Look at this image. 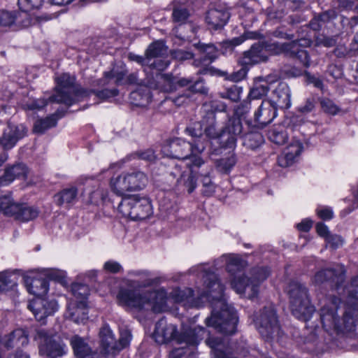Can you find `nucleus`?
<instances>
[{
    "label": "nucleus",
    "mask_w": 358,
    "mask_h": 358,
    "mask_svg": "<svg viewBox=\"0 0 358 358\" xmlns=\"http://www.w3.org/2000/svg\"><path fill=\"white\" fill-rule=\"evenodd\" d=\"M196 270L203 280L206 290L198 299H195L191 288H176L172 290L170 296L176 303H182L187 308H199L201 306L200 300L206 299L212 306L211 315L205 320L206 325L224 334H234L238 316L234 309L226 302L224 286L214 272L210 271L206 265H199Z\"/></svg>",
    "instance_id": "1"
},
{
    "label": "nucleus",
    "mask_w": 358,
    "mask_h": 358,
    "mask_svg": "<svg viewBox=\"0 0 358 358\" xmlns=\"http://www.w3.org/2000/svg\"><path fill=\"white\" fill-rule=\"evenodd\" d=\"M348 292L347 304L341 317L338 312L341 300L329 296L320 309V317L324 330L331 336L343 341L341 348L348 350L358 348V275L351 280L350 286L345 287Z\"/></svg>",
    "instance_id": "2"
},
{
    "label": "nucleus",
    "mask_w": 358,
    "mask_h": 358,
    "mask_svg": "<svg viewBox=\"0 0 358 358\" xmlns=\"http://www.w3.org/2000/svg\"><path fill=\"white\" fill-rule=\"evenodd\" d=\"M203 151V143L192 144L181 138L171 139L162 148L164 155L178 159L181 162H185V165L189 168L190 173L185 174V171H181V165L177 164L175 171H172L171 175L176 179L177 183L183 184L189 194L196 187V179L194 173L196 172L197 169L204 164V161L200 156Z\"/></svg>",
    "instance_id": "3"
},
{
    "label": "nucleus",
    "mask_w": 358,
    "mask_h": 358,
    "mask_svg": "<svg viewBox=\"0 0 358 358\" xmlns=\"http://www.w3.org/2000/svg\"><path fill=\"white\" fill-rule=\"evenodd\" d=\"M226 264L227 270L234 275L231 286L235 292L246 298L253 299L257 296L260 284L270 275L267 267H255L250 271V277L241 273L242 261L239 257L232 255H222L215 261V267H222Z\"/></svg>",
    "instance_id": "4"
},
{
    "label": "nucleus",
    "mask_w": 358,
    "mask_h": 358,
    "mask_svg": "<svg viewBox=\"0 0 358 358\" xmlns=\"http://www.w3.org/2000/svg\"><path fill=\"white\" fill-rule=\"evenodd\" d=\"M226 109V105L222 103L211 101L203 103L201 108L203 113L201 123L206 138H217L221 147L234 149L238 136L242 133L243 125L239 117H232L229 119L226 126L219 131L217 128L215 111H225Z\"/></svg>",
    "instance_id": "5"
},
{
    "label": "nucleus",
    "mask_w": 358,
    "mask_h": 358,
    "mask_svg": "<svg viewBox=\"0 0 358 358\" xmlns=\"http://www.w3.org/2000/svg\"><path fill=\"white\" fill-rule=\"evenodd\" d=\"M117 299L120 305L138 312L152 310L159 313L169 309L166 292L163 289L139 292L121 288Z\"/></svg>",
    "instance_id": "6"
},
{
    "label": "nucleus",
    "mask_w": 358,
    "mask_h": 358,
    "mask_svg": "<svg viewBox=\"0 0 358 358\" xmlns=\"http://www.w3.org/2000/svg\"><path fill=\"white\" fill-rule=\"evenodd\" d=\"M205 334V329L198 326L184 329L177 336L176 327L172 324H168L166 320L162 317L156 323L154 338L159 344L166 343L173 339H177L179 343L196 345L204 338Z\"/></svg>",
    "instance_id": "7"
},
{
    "label": "nucleus",
    "mask_w": 358,
    "mask_h": 358,
    "mask_svg": "<svg viewBox=\"0 0 358 358\" xmlns=\"http://www.w3.org/2000/svg\"><path fill=\"white\" fill-rule=\"evenodd\" d=\"M55 81L57 83L55 92L49 98L51 102L71 106L88 95L87 90L75 86V78L68 73H63L56 77Z\"/></svg>",
    "instance_id": "8"
},
{
    "label": "nucleus",
    "mask_w": 358,
    "mask_h": 358,
    "mask_svg": "<svg viewBox=\"0 0 358 358\" xmlns=\"http://www.w3.org/2000/svg\"><path fill=\"white\" fill-rule=\"evenodd\" d=\"M287 292L293 315L299 320H308L314 313L315 308L310 303L306 287L297 281H291L287 287Z\"/></svg>",
    "instance_id": "9"
},
{
    "label": "nucleus",
    "mask_w": 358,
    "mask_h": 358,
    "mask_svg": "<svg viewBox=\"0 0 358 358\" xmlns=\"http://www.w3.org/2000/svg\"><path fill=\"white\" fill-rule=\"evenodd\" d=\"M254 323L256 329L265 339L282 338L283 332L278 324L276 312L273 306H265L254 316Z\"/></svg>",
    "instance_id": "10"
},
{
    "label": "nucleus",
    "mask_w": 358,
    "mask_h": 358,
    "mask_svg": "<svg viewBox=\"0 0 358 358\" xmlns=\"http://www.w3.org/2000/svg\"><path fill=\"white\" fill-rule=\"evenodd\" d=\"M119 212L132 220H144L152 213L148 199L138 195L124 196L118 206Z\"/></svg>",
    "instance_id": "11"
},
{
    "label": "nucleus",
    "mask_w": 358,
    "mask_h": 358,
    "mask_svg": "<svg viewBox=\"0 0 358 358\" xmlns=\"http://www.w3.org/2000/svg\"><path fill=\"white\" fill-rule=\"evenodd\" d=\"M147 180L146 176L141 171L125 173L112 178L110 187L117 195L124 197L127 192L143 189Z\"/></svg>",
    "instance_id": "12"
},
{
    "label": "nucleus",
    "mask_w": 358,
    "mask_h": 358,
    "mask_svg": "<svg viewBox=\"0 0 358 358\" xmlns=\"http://www.w3.org/2000/svg\"><path fill=\"white\" fill-rule=\"evenodd\" d=\"M34 338L38 342L39 353L41 355L62 357L67 352V348L62 341H57L43 329L37 330Z\"/></svg>",
    "instance_id": "13"
},
{
    "label": "nucleus",
    "mask_w": 358,
    "mask_h": 358,
    "mask_svg": "<svg viewBox=\"0 0 358 358\" xmlns=\"http://www.w3.org/2000/svg\"><path fill=\"white\" fill-rule=\"evenodd\" d=\"M0 205L3 206L4 215L13 217L15 220L27 222L36 218L38 216V210L31 206L21 205L15 203L10 197H5L0 199Z\"/></svg>",
    "instance_id": "14"
},
{
    "label": "nucleus",
    "mask_w": 358,
    "mask_h": 358,
    "mask_svg": "<svg viewBox=\"0 0 358 358\" xmlns=\"http://www.w3.org/2000/svg\"><path fill=\"white\" fill-rule=\"evenodd\" d=\"M125 74L126 73L124 70H119L116 68H113L111 71L105 72L103 77L101 80L97 82V84L99 85H101V86H105L113 82L115 85H120L125 83L147 85L145 81L148 78L150 77L146 75L145 78L141 80L138 78L137 73H132L125 78Z\"/></svg>",
    "instance_id": "15"
},
{
    "label": "nucleus",
    "mask_w": 358,
    "mask_h": 358,
    "mask_svg": "<svg viewBox=\"0 0 358 358\" xmlns=\"http://www.w3.org/2000/svg\"><path fill=\"white\" fill-rule=\"evenodd\" d=\"M26 132L23 124L16 125L10 122L7 124H0V145L5 150L11 149L26 135Z\"/></svg>",
    "instance_id": "16"
},
{
    "label": "nucleus",
    "mask_w": 358,
    "mask_h": 358,
    "mask_svg": "<svg viewBox=\"0 0 358 358\" xmlns=\"http://www.w3.org/2000/svg\"><path fill=\"white\" fill-rule=\"evenodd\" d=\"M345 279V269L338 265L334 268L322 269L317 271L312 278L315 285H320L325 282L332 283L336 289H340Z\"/></svg>",
    "instance_id": "17"
},
{
    "label": "nucleus",
    "mask_w": 358,
    "mask_h": 358,
    "mask_svg": "<svg viewBox=\"0 0 358 358\" xmlns=\"http://www.w3.org/2000/svg\"><path fill=\"white\" fill-rule=\"evenodd\" d=\"M310 45V41L306 38L293 41L289 43H282L279 45L281 52H284L287 56L296 58L305 67L310 66V57L306 50L302 49V47Z\"/></svg>",
    "instance_id": "18"
},
{
    "label": "nucleus",
    "mask_w": 358,
    "mask_h": 358,
    "mask_svg": "<svg viewBox=\"0 0 358 358\" xmlns=\"http://www.w3.org/2000/svg\"><path fill=\"white\" fill-rule=\"evenodd\" d=\"M29 309L33 313L38 321L45 323V320L50 315H52L58 309V305L55 300H48L42 297L36 298L28 305Z\"/></svg>",
    "instance_id": "19"
},
{
    "label": "nucleus",
    "mask_w": 358,
    "mask_h": 358,
    "mask_svg": "<svg viewBox=\"0 0 358 358\" xmlns=\"http://www.w3.org/2000/svg\"><path fill=\"white\" fill-rule=\"evenodd\" d=\"M147 86L159 92L169 93L177 90V83L171 74L157 73L155 76L152 75L145 81Z\"/></svg>",
    "instance_id": "20"
},
{
    "label": "nucleus",
    "mask_w": 358,
    "mask_h": 358,
    "mask_svg": "<svg viewBox=\"0 0 358 358\" xmlns=\"http://www.w3.org/2000/svg\"><path fill=\"white\" fill-rule=\"evenodd\" d=\"M277 111L272 101L264 99L254 113L256 126L263 128L270 124L277 116Z\"/></svg>",
    "instance_id": "21"
},
{
    "label": "nucleus",
    "mask_w": 358,
    "mask_h": 358,
    "mask_svg": "<svg viewBox=\"0 0 358 358\" xmlns=\"http://www.w3.org/2000/svg\"><path fill=\"white\" fill-rule=\"evenodd\" d=\"M230 17L228 10L224 7L209 9L205 17V22L209 29H222Z\"/></svg>",
    "instance_id": "22"
},
{
    "label": "nucleus",
    "mask_w": 358,
    "mask_h": 358,
    "mask_svg": "<svg viewBox=\"0 0 358 358\" xmlns=\"http://www.w3.org/2000/svg\"><path fill=\"white\" fill-rule=\"evenodd\" d=\"M272 101L273 106L278 109H287L291 106V90L285 83H280L273 91L268 99Z\"/></svg>",
    "instance_id": "23"
},
{
    "label": "nucleus",
    "mask_w": 358,
    "mask_h": 358,
    "mask_svg": "<svg viewBox=\"0 0 358 358\" xmlns=\"http://www.w3.org/2000/svg\"><path fill=\"white\" fill-rule=\"evenodd\" d=\"M268 59L266 47L260 43L252 45L251 48L244 52L241 63L245 66L254 65L266 61Z\"/></svg>",
    "instance_id": "24"
},
{
    "label": "nucleus",
    "mask_w": 358,
    "mask_h": 358,
    "mask_svg": "<svg viewBox=\"0 0 358 358\" xmlns=\"http://www.w3.org/2000/svg\"><path fill=\"white\" fill-rule=\"evenodd\" d=\"M303 150L302 144L296 141L289 144L278 157V164L282 167L292 165L298 160Z\"/></svg>",
    "instance_id": "25"
},
{
    "label": "nucleus",
    "mask_w": 358,
    "mask_h": 358,
    "mask_svg": "<svg viewBox=\"0 0 358 358\" xmlns=\"http://www.w3.org/2000/svg\"><path fill=\"white\" fill-rule=\"evenodd\" d=\"M172 20L174 23L179 25L191 23L194 20V11L185 3L174 2Z\"/></svg>",
    "instance_id": "26"
},
{
    "label": "nucleus",
    "mask_w": 358,
    "mask_h": 358,
    "mask_svg": "<svg viewBox=\"0 0 358 358\" xmlns=\"http://www.w3.org/2000/svg\"><path fill=\"white\" fill-rule=\"evenodd\" d=\"M303 5L300 0H278V7L275 12L268 13V16L272 19L280 20L290 12H294L299 10Z\"/></svg>",
    "instance_id": "27"
},
{
    "label": "nucleus",
    "mask_w": 358,
    "mask_h": 358,
    "mask_svg": "<svg viewBox=\"0 0 358 358\" xmlns=\"http://www.w3.org/2000/svg\"><path fill=\"white\" fill-rule=\"evenodd\" d=\"M24 282L27 291L36 296V298L45 296L49 289L48 282L44 278H36L25 275L24 276Z\"/></svg>",
    "instance_id": "28"
},
{
    "label": "nucleus",
    "mask_w": 358,
    "mask_h": 358,
    "mask_svg": "<svg viewBox=\"0 0 358 358\" xmlns=\"http://www.w3.org/2000/svg\"><path fill=\"white\" fill-rule=\"evenodd\" d=\"M66 317L76 323L84 322L88 318L87 303L70 302L67 306Z\"/></svg>",
    "instance_id": "29"
},
{
    "label": "nucleus",
    "mask_w": 358,
    "mask_h": 358,
    "mask_svg": "<svg viewBox=\"0 0 358 358\" xmlns=\"http://www.w3.org/2000/svg\"><path fill=\"white\" fill-rule=\"evenodd\" d=\"M197 48L201 51L202 55L200 59L194 61L195 66H208L217 57L218 50L212 43H199Z\"/></svg>",
    "instance_id": "30"
},
{
    "label": "nucleus",
    "mask_w": 358,
    "mask_h": 358,
    "mask_svg": "<svg viewBox=\"0 0 358 358\" xmlns=\"http://www.w3.org/2000/svg\"><path fill=\"white\" fill-rule=\"evenodd\" d=\"M27 174V168L23 164H18L7 168L2 176L0 177V186H6L15 178H24Z\"/></svg>",
    "instance_id": "31"
},
{
    "label": "nucleus",
    "mask_w": 358,
    "mask_h": 358,
    "mask_svg": "<svg viewBox=\"0 0 358 358\" xmlns=\"http://www.w3.org/2000/svg\"><path fill=\"white\" fill-rule=\"evenodd\" d=\"M70 343L78 358H94L96 355L85 340L78 335L71 337Z\"/></svg>",
    "instance_id": "32"
},
{
    "label": "nucleus",
    "mask_w": 358,
    "mask_h": 358,
    "mask_svg": "<svg viewBox=\"0 0 358 358\" xmlns=\"http://www.w3.org/2000/svg\"><path fill=\"white\" fill-rule=\"evenodd\" d=\"M101 345L105 354H115L117 352V341L111 329L108 326H103L99 332Z\"/></svg>",
    "instance_id": "33"
},
{
    "label": "nucleus",
    "mask_w": 358,
    "mask_h": 358,
    "mask_svg": "<svg viewBox=\"0 0 358 358\" xmlns=\"http://www.w3.org/2000/svg\"><path fill=\"white\" fill-rule=\"evenodd\" d=\"M83 184L92 185L94 188L90 192V202L93 204H98L99 202L104 201L108 196V190L101 187L100 183L95 180L93 178L85 177Z\"/></svg>",
    "instance_id": "34"
},
{
    "label": "nucleus",
    "mask_w": 358,
    "mask_h": 358,
    "mask_svg": "<svg viewBox=\"0 0 358 358\" xmlns=\"http://www.w3.org/2000/svg\"><path fill=\"white\" fill-rule=\"evenodd\" d=\"M129 275L137 278L127 281V285L130 288L147 287L151 286L154 282L150 273L146 271H132L129 272Z\"/></svg>",
    "instance_id": "35"
},
{
    "label": "nucleus",
    "mask_w": 358,
    "mask_h": 358,
    "mask_svg": "<svg viewBox=\"0 0 358 358\" xmlns=\"http://www.w3.org/2000/svg\"><path fill=\"white\" fill-rule=\"evenodd\" d=\"M78 200V189L76 187L65 188L55 194V201L58 206L73 205Z\"/></svg>",
    "instance_id": "36"
},
{
    "label": "nucleus",
    "mask_w": 358,
    "mask_h": 358,
    "mask_svg": "<svg viewBox=\"0 0 358 358\" xmlns=\"http://www.w3.org/2000/svg\"><path fill=\"white\" fill-rule=\"evenodd\" d=\"M64 114V110L58 109L55 113L45 118L37 120L34 124V131L36 133L43 134L47 129L55 127L57 120L61 118Z\"/></svg>",
    "instance_id": "37"
},
{
    "label": "nucleus",
    "mask_w": 358,
    "mask_h": 358,
    "mask_svg": "<svg viewBox=\"0 0 358 358\" xmlns=\"http://www.w3.org/2000/svg\"><path fill=\"white\" fill-rule=\"evenodd\" d=\"M147 66L145 68V75L150 77L152 75L155 76L157 73H162L164 71L170 64V61L165 56L161 57H157L153 59H147Z\"/></svg>",
    "instance_id": "38"
},
{
    "label": "nucleus",
    "mask_w": 358,
    "mask_h": 358,
    "mask_svg": "<svg viewBox=\"0 0 358 358\" xmlns=\"http://www.w3.org/2000/svg\"><path fill=\"white\" fill-rule=\"evenodd\" d=\"M185 133L193 138L192 144H198L201 143L203 144L204 150L207 144V140L204 136V131L201 120L190 124L185 129Z\"/></svg>",
    "instance_id": "39"
},
{
    "label": "nucleus",
    "mask_w": 358,
    "mask_h": 358,
    "mask_svg": "<svg viewBox=\"0 0 358 358\" xmlns=\"http://www.w3.org/2000/svg\"><path fill=\"white\" fill-rule=\"evenodd\" d=\"M19 277L15 272L0 273V292L13 290L17 287Z\"/></svg>",
    "instance_id": "40"
},
{
    "label": "nucleus",
    "mask_w": 358,
    "mask_h": 358,
    "mask_svg": "<svg viewBox=\"0 0 358 358\" xmlns=\"http://www.w3.org/2000/svg\"><path fill=\"white\" fill-rule=\"evenodd\" d=\"M130 99L133 100L134 105L145 107L151 102L152 96L150 90L145 88L132 92L130 94Z\"/></svg>",
    "instance_id": "41"
},
{
    "label": "nucleus",
    "mask_w": 358,
    "mask_h": 358,
    "mask_svg": "<svg viewBox=\"0 0 358 358\" xmlns=\"http://www.w3.org/2000/svg\"><path fill=\"white\" fill-rule=\"evenodd\" d=\"M101 79L102 78H101ZM99 80H100V79H99L97 80H95L94 82V83H93V85L94 87L97 86L99 87H102L103 89L101 90H90V91L87 90L88 95H87L86 96H90L91 94H94L99 99L107 100V99H108L110 98L115 97V96H116L118 94V90L116 88L108 89V88L106 87L108 85H112L115 84L113 82H112V83H109V84H108V85H106L105 86H101V85H99L97 84V82Z\"/></svg>",
    "instance_id": "42"
},
{
    "label": "nucleus",
    "mask_w": 358,
    "mask_h": 358,
    "mask_svg": "<svg viewBox=\"0 0 358 358\" xmlns=\"http://www.w3.org/2000/svg\"><path fill=\"white\" fill-rule=\"evenodd\" d=\"M73 299L71 302H83L87 303V299L90 294L89 287L85 284L75 283L71 287Z\"/></svg>",
    "instance_id": "43"
},
{
    "label": "nucleus",
    "mask_w": 358,
    "mask_h": 358,
    "mask_svg": "<svg viewBox=\"0 0 358 358\" xmlns=\"http://www.w3.org/2000/svg\"><path fill=\"white\" fill-rule=\"evenodd\" d=\"M270 90V85L266 81L256 83L250 89L248 98L250 100L261 99L265 96Z\"/></svg>",
    "instance_id": "44"
},
{
    "label": "nucleus",
    "mask_w": 358,
    "mask_h": 358,
    "mask_svg": "<svg viewBox=\"0 0 358 358\" xmlns=\"http://www.w3.org/2000/svg\"><path fill=\"white\" fill-rule=\"evenodd\" d=\"M167 49L161 41H155L151 43L145 51L147 59H153L157 57H164L166 55Z\"/></svg>",
    "instance_id": "45"
},
{
    "label": "nucleus",
    "mask_w": 358,
    "mask_h": 358,
    "mask_svg": "<svg viewBox=\"0 0 358 358\" xmlns=\"http://www.w3.org/2000/svg\"><path fill=\"white\" fill-rule=\"evenodd\" d=\"M263 141V136L257 132L247 134L243 137V145L252 150L258 148Z\"/></svg>",
    "instance_id": "46"
},
{
    "label": "nucleus",
    "mask_w": 358,
    "mask_h": 358,
    "mask_svg": "<svg viewBox=\"0 0 358 358\" xmlns=\"http://www.w3.org/2000/svg\"><path fill=\"white\" fill-rule=\"evenodd\" d=\"M268 138L274 143L282 145L287 140V134L282 128H273L268 131Z\"/></svg>",
    "instance_id": "47"
},
{
    "label": "nucleus",
    "mask_w": 358,
    "mask_h": 358,
    "mask_svg": "<svg viewBox=\"0 0 358 358\" xmlns=\"http://www.w3.org/2000/svg\"><path fill=\"white\" fill-rule=\"evenodd\" d=\"M236 163V158L234 153H231L228 157L222 158L217 162V168L222 172L229 171Z\"/></svg>",
    "instance_id": "48"
},
{
    "label": "nucleus",
    "mask_w": 358,
    "mask_h": 358,
    "mask_svg": "<svg viewBox=\"0 0 358 358\" xmlns=\"http://www.w3.org/2000/svg\"><path fill=\"white\" fill-rule=\"evenodd\" d=\"M242 88L236 85H232L228 87L225 92L221 93V96L224 99H228L232 101H238L241 98Z\"/></svg>",
    "instance_id": "49"
},
{
    "label": "nucleus",
    "mask_w": 358,
    "mask_h": 358,
    "mask_svg": "<svg viewBox=\"0 0 358 358\" xmlns=\"http://www.w3.org/2000/svg\"><path fill=\"white\" fill-rule=\"evenodd\" d=\"M43 0H17L19 8L24 12H29L34 9H38Z\"/></svg>",
    "instance_id": "50"
},
{
    "label": "nucleus",
    "mask_w": 358,
    "mask_h": 358,
    "mask_svg": "<svg viewBox=\"0 0 358 358\" xmlns=\"http://www.w3.org/2000/svg\"><path fill=\"white\" fill-rule=\"evenodd\" d=\"M320 103L322 110L326 113L335 115L340 111L339 107L328 98L321 99Z\"/></svg>",
    "instance_id": "51"
},
{
    "label": "nucleus",
    "mask_w": 358,
    "mask_h": 358,
    "mask_svg": "<svg viewBox=\"0 0 358 358\" xmlns=\"http://www.w3.org/2000/svg\"><path fill=\"white\" fill-rule=\"evenodd\" d=\"M131 331L128 329H121L118 341H117V352L128 346L131 340Z\"/></svg>",
    "instance_id": "52"
},
{
    "label": "nucleus",
    "mask_w": 358,
    "mask_h": 358,
    "mask_svg": "<svg viewBox=\"0 0 358 358\" xmlns=\"http://www.w3.org/2000/svg\"><path fill=\"white\" fill-rule=\"evenodd\" d=\"M15 12L0 10V26L9 27L15 22Z\"/></svg>",
    "instance_id": "53"
},
{
    "label": "nucleus",
    "mask_w": 358,
    "mask_h": 358,
    "mask_svg": "<svg viewBox=\"0 0 358 358\" xmlns=\"http://www.w3.org/2000/svg\"><path fill=\"white\" fill-rule=\"evenodd\" d=\"M341 24L345 31L352 34L355 27L358 25V15L348 18L345 16H341Z\"/></svg>",
    "instance_id": "54"
},
{
    "label": "nucleus",
    "mask_w": 358,
    "mask_h": 358,
    "mask_svg": "<svg viewBox=\"0 0 358 358\" xmlns=\"http://www.w3.org/2000/svg\"><path fill=\"white\" fill-rule=\"evenodd\" d=\"M315 104L316 99L314 96L307 98L304 103L299 106L298 111L303 114L309 113L315 109Z\"/></svg>",
    "instance_id": "55"
},
{
    "label": "nucleus",
    "mask_w": 358,
    "mask_h": 358,
    "mask_svg": "<svg viewBox=\"0 0 358 358\" xmlns=\"http://www.w3.org/2000/svg\"><path fill=\"white\" fill-rule=\"evenodd\" d=\"M188 92L206 94L208 92V89L205 86L203 80L199 79L189 87Z\"/></svg>",
    "instance_id": "56"
},
{
    "label": "nucleus",
    "mask_w": 358,
    "mask_h": 358,
    "mask_svg": "<svg viewBox=\"0 0 358 358\" xmlns=\"http://www.w3.org/2000/svg\"><path fill=\"white\" fill-rule=\"evenodd\" d=\"M202 166H204L205 168L201 170V171L199 173V175L202 177L201 181L203 187L210 184H214L211 181L210 178V174L213 172V167L211 166L205 165V164Z\"/></svg>",
    "instance_id": "57"
},
{
    "label": "nucleus",
    "mask_w": 358,
    "mask_h": 358,
    "mask_svg": "<svg viewBox=\"0 0 358 358\" xmlns=\"http://www.w3.org/2000/svg\"><path fill=\"white\" fill-rule=\"evenodd\" d=\"M337 15V12L335 10L331 9L322 13L317 15V17L320 22L323 24L336 19Z\"/></svg>",
    "instance_id": "58"
},
{
    "label": "nucleus",
    "mask_w": 358,
    "mask_h": 358,
    "mask_svg": "<svg viewBox=\"0 0 358 358\" xmlns=\"http://www.w3.org/2000/svg\"><path fill=\"white\" fill-rule=\"evenodd\" d=\"M172 57L179 61H184L191 59L193 57V54L191 52L182 50H176L171 52Z\"/></svg>",
    "instance_id": "59"
},
{
    "label": "nucleus",
    "mask_w": 358,
    "mask_h": 358,
    "mask_svg": "<svg viewBox=\"0 0 358 358\" xmlns=\"http://www.w3.org/2000/svg\"><path fill=\"white\" fill-rule=\"evenodd\" d=\"M326 241L327 244L334 249L339 248L343 243L342 237L338 235L331 234L327 237Z\"/></svg>",
    "instance_id": "60"
},
{
    "label": "nucleus",
    "mask_w": 358,
    "mask_h": 358,
    "mask_svg": "<svg viewBox=\"0 0 358 358\" xmlns=\"http://www.w3.org/2000/svg\"><path fill=\"white\" fill-rule=\"evenodd\" d=\"M103 268L106 271L113 273H119L122 270V267L120 263L113 260L105 262Z\"/></svg>",
    "instance_id": "61"
},
{
    "label": "nucleus",
    "mask_w": 358,
    "mask_h": 358,
    "mask_svg": "<svg viewBox=\"0 0 358 358\" xmlns=\"http://www.w3.org/2000/svg\"><path fill=\"white\" fill-rule=\"evenodd\" d=\"M136 155L138 157V159L150 162L154 161L156 159V155L155 152L151 149L138 152L136 153Z\"/></svg>",
    "instance_id": "62"
},
{
    "label": "nucleus",
    "mask_w": 358,
    "mask_h": 358,
    "mask_svg": "<svg viewBox=\"0 0 358 358\" xmlns=\"http://www.w3.org/2000/svg\"><path fill=\"white\" fill-rule=\"evenodd\" d=\"M357 0H338V7L341 10H352L355 7L358 8L357 6H355Z\"/></svg>",
    "instance_id": "63"
},
{
    "label": "nucleus",
    "mask_w": 358,
    "mask_h": 358,
    "mask_svg": "<svg viewBox=\"0 0 358 358\" xmlns=\"http://www.w3.org/2000/svg\"><path fill=\"white\" fill-rule=\"evenodd\" d=\"M317 215L322 220H328L333 217V211L329 208H322L317 210Z\"/></svg>",
    "instance_id": "64"
}]
</instances>
